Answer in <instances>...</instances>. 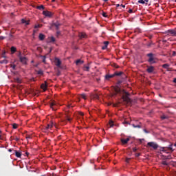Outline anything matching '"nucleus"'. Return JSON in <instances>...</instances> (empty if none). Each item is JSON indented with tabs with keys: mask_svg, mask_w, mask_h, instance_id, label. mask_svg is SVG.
I'll use <instances>...</instances> for the list:
<instances>
[{
	"mask_svg": "<svg viewBox=\"0 0 176 176\" xmlns=\"http://www.w3.org/2000/svg\"><path fill=\"white\" fill-rule=\"evenodd\" d=\"M109 125L110 126V127H113V121H109Z\"/></svg>",
	"mask_w": 176,
	"mask_h": 176,
	"instance_id": "nucleus-22",
	"label": "nucleus"
},
{
	"mask_svg": "<svg viewBox=\"0 0 176 176\" xmlns=\"http://www.w3.org/2000/svg\"><path fill=\"white\" fill-rule=\"evenodd\" d=\"M175 72H176V69H175Z\"/></svg>",
	"mask_w": 176,
	"mask_h": 176,
	"instance_id": "nucleus-59",
	"label": "nucleus"
},
{
	"mask_svg": "<svg viewBox=\"0 0 176 176\" xmlns=\"http://www.w3.org/2000/svg\"><path fill=\"white\" fill-rule=\"evenodd\" d=\"M6 52L4 51L3 52V57H6L5 56V54H6Z\"/></svg>",
	"mask_w": 176,
	"mask_h": 176,
	"instance_id": "nucleus-44",
	"label": "nucleus"
},
{
	"mask_svg": "<svg viewBox=\"0 0 176 176\" xmlns=\"http://www.w3.org/2000/svg\"><path fill=\"white\" fill-rule=\"evenodd\" d=\"M161 119H166V116H162Z\"/></svg>",
	"mask_w": 176,
	"mask_h": 176,
	"instance_id": "nucleus-45",
	"label": "nucleus"
},
{
	"mask_svg": "<svg viewBox=\"0 0 176 176\" xmlns=\"http://www.w3.org/2000/svg\"><path fill=\"white\" fill-rule=\"evenodd\" d=\"M67 120H68V122H71V120H72V118H67Z\"/></svg>",
	"mask_w": 176,
	"mask_h": 176,
	"instance_id": "nucleus-41",
	"label": "nucleus"
},
{
	"mask_svg": "<svg viewBox=\"0 0 176 176\" xmlns=\"http://www.w3.org/2000/svg\"><path fill=\"white\" fill-rule=\"evenodd\" d=\"M50 41H51V42H55L56 38H54V37H51Z\"/></svg>",
	"mask_w": 176,
	"mask_h": 176,
	"instance_id": "nucleus-32",
	"label": "nucleus"
},
{
	"mask_svg": "<svg viewBox=\"0 0 176 176\" xmlns=\"http://www.w3.org/2000/svg\"><path fill=\"white\" fill-rule=\"evenodd\" d=\"M124 101H126V102H129L130 101V99L128 97L124 98Z\"/></svg>",
	"mask_w": 176,
	"mask_h": 176,
	"instance_id": "nucleus-29",
	"label": "nucleus"
},
{
	"mask_svg": "<svg viewBox=\"0 0 176 176\" xmlns=\"http://www.w3.org/2000/svg\"><path fill=\"white\" fill-rule=\"evenodd\" d=\"M115 75H106L105 78L106 79H111V78H113Z\"/></svg>",
	"mask_w": 176,
	"mask_h": 176,
	"instance_id": "nucleus-20",
	"label": "nucleus"
},
{
	"mask_svg": "<svg viewBox=\"0 0 176 176\" xmlns=\"http://www.w3.org/2000/svg\"><path fill=\"white\" fill-rule=\"evenodd\" d=\"M53 127V123L48 124L47 126H45V130H49V129H52Z\"/></svg>",
	"mask_w": 176,
	"mask_h": 176,
	"instance_id": "nucleus-14",
	"label": "nucleus"
},
{
	"mask_svg": "<svg viewBox=\"0 0 176 176\" xmlns=\"http://www.w3.org/2000/svg\"><path fill=\"white\" fill-rule=\"evenodd\" d=\"M1 137H2V131H0V140H1Z\"/></svg>",
	"mask_w": 176,
	"mask_h": 176,
	"instance_id": "nucleus-42",
	"label": "nucleus"
},
{
	"mask_svg": "<svg viewBox=\"0 0 176 176\" xmlns=\"http://www.w3.org/2000/svg\"><path fill=\"white\" fill-rule=\"evenodd\" d=\"M56 0H52V2H54Z\"/></svg>",
	"mask_w": 176,
	"mask_h": 176,
	"instance_id": "nucleus-57",
	"label": "nucleus"
},
{
	"mask_svg": "<svg viewBox=\"0 0 176 176\" xmlns=\"http://www.w3.org/2000/svg\"><path fill=\"white\" fill-rule=\"evenodd\" d=\"M80 116H83V113L82 112H80Z\"/></svg>",
	"mask_w": 176,
	"mask_h": 176,
	"instance_id": "nucleus-47",
	"label": "nucleus"
},
{
	"mask_svg": "<svg viewBox=\"0 0 176 176\" xmlns=\"http://www.w3.org/2000/svg\"><path fill=\"white\" fill-rule=\"evenodd\" d=\"M109 43L108 41H105V42L104 43V46L102 47V49H103V50H104V49H106V48L107 47Z\"/></svg>",
	"mask_w": 176,
	"mask_h": 176,
	"instance_id": "nucleus-16",
	"label": "nucleus"
},
{
	"mask_svg": "<svg viewBox=\"0 0 176 176\" xmlns=\"http://www.w3.org/2000/svg\"><path fill=\"white\" fill-rule=\"evenodd\" d=\"M121 6H122V8H126V6H125L124 5H121Z\"/></svg>",
	"mask_w": 176,
	"mask_h": 176,
	"instance_id": "nucleus-52",
	"label": "nucleus"
},
{
	"mask_svg": "<svg viewBox=\"0 0 176 176\" xmlns=\"http://www.w3.org/2000/svg\"><path fill=\"white\" fill-rule=\"evenodd\" d=\"M114 91H116V93H120V88L116 87L114 88Z\"/></svg>",
	"mask_w": 176,
	"mask_h": 176,
	"instance_id": "nucleus-18",
	"label": "nucleus"
},
{
	"mask_svg": "<svg viewBox=\"0 0 176 176\" xmlns=\"http://www.w3.org/2000/svg\"><path fill=\"white\" fill-rule=\"evenodd\" d=\"M56 107H57V103L56 102L53 101L50 103V107L52 108V109H53V111H56V109H57Z\"/></svg>",
	"mask_w": 176,
	"mask_h": 176,
	"instance_id": "nucleus-6",
	"label": "nucleus"
},
{
	"mask_svg": "<svg viewBox=\"0 0 176 176\" xmlns=\"http://www.w3.org/2000/svg\"><path fill=\"white\" fill-rule=\"evenodd\" d=\"M169 149H170V151H172V152H173V148H169Z\"/></svg>",
	"mask_w": 176,
	"mask_h": 176,
	"instance_id": "nucleus-54",
	"label": "nucleus"
},
{
	"mask_svg": "<svg viewBox=\"0 0 176 176\" xmlns=\"http://www.w3.org/2000/svg\"><path fill=\"white\" fill-rule=\"evenodd\" d=\"M129 13H133V10H129Z\"/></svg>",
	"mask_w": 176,
	"mask_h": 176,
	"instance_id": "nucleus-49",
	"label": "nucleus"
},
{
	"mask_svg": "<svg viewBox=\"0 0 176 176\" xmlns=\"http://www.w3.org/2000/svg\"><path fill=\"white\" fill-rule=\"evenodd\" d=\"M76 65H79V64H83V60H78L76 62Z\"/></svg>",
	"mask_w": 176,
	"mask_h": 176,
	"instance_id": "nucleus-19",
	"label": "nucleus"
},
{
	"mask_svg": "<svg viewBox=\"0 0 176 176\" xmlns=\"http://www.w3.org/2000/svg\"><path fill=\"white\" fill-rule=\"evenodd\" d=\"M95 98H98V95H96Z\"/></svg>",
	"mask_w": 176,
	"mask_h": 176,
	"instance_id": "nucleus-51",
	"label": "nucleus"
},
{
	"mask_svg": "<svg viewBox=\"0 0 176 176\" xmlns=\"http://www.w3.org/2000/svg\"><path fill=\"white\" fill-rule=\"evenodd\" d=\"M169 35L172 36H176V30H168Z\"/></svg>",
	"mask_w": 176,
	"mask_h": 176,
	"instance_id": "nucleus-7",
	"label": "nucleus"
},
{
	"mask_svg": "<svg viewBox=\"0 0 176 176\" xmlns=\"http://www.w3.org/2000/svg\"><path fill=\"white\" fill-rule=\"evenodd\" d=\"M42 58H43V61L44 63H46V56H42Z\"/></svg>",
	"mask_w": 176,
	"mask_h": 176,
	"instance_id": "nucleus-34",
	"label": "nucleus"
},
{
	"mask_svg": "<svg viewBox=\"0 0 176 176\" xmlns=\"http://www.w3.org/2000/svg\"><path fill=\"white\" fill-rule=\"evenodd\" d=\"M0 39H1V40L5 39V37H3V36H0Z\"/></svg>",
	"mask_w": 176,
	"mask_h": 176,
	"instance_id": "nucleus-46",
	"label": "nucleus"
},
{
	"mask_svg": "<svg viewBox=\"0 0 176 176\" xmlns=\"http://www.w3.org/2000/svg\"><path fill=\"white\" fill-rule=\"evenodd\" d=\"M175 55V52H173V56Z\"/></svg>",
	"mask_w": 176,
	"mask_h": 176,
	"instance_id": "nucleus-56",
	"label": "nucleus"
},
{
	"mask_svg": "<svg viewBox=\"0 0 176 176\" xmlns=\"http://www.w3.org/2000/svg\"><path fill=\"white\" fill-rule=\"evenodd\" d=\"M147 56L148 57H149L148 62H150L151 64H154L155 58H153V54L152 53H150Z\"/></svg>",
	"mask_w": 176,
	"mask_h": 176,
	"instance_id": "nucleus-3",
	"label": "nucleus"
},
{
	"mask_svg": "<svg viewBox=\"0 0 176 176\" xmlns=\"http://www.w3.org/2000/svg\"><path fill=\"white\" fill-rule=\"evenodd\" d=\"M41 87L45 91L46 90V89L47 88V85L46 84V82H45V84H42Z\"/></svg>",
	"mask_w": 176,
	"mask_h": 176,
	"instance_id": "nucleus-11",
	"label": "nucleus"
},
{
	"mask_svg": "<svg viewBox=\"0 0 176 176\" xmlns=\"http://www.w3.org/2000/svg\"><path fill=\"white\" fill-rule=\"evenodd\" d=\"M43 14L44 16H46V17H52V16H53V12L50 11H43Z\"/></svg>",
	"mask_w": 176,
	"mask_h": 176,
	"instance_id": "nucleus-4",
	"label": "nucleus"
},
{
	"mask_svg": "<svg viewBox=\"0 0 176 176\" xmlns=\"http://www.w3.org/2000/svg\"><path fill=\"white\" fill-rule=\"evenodd\" d=\"M102 16H103V17H107V13L103 12V13H102Z\"/></svg>",
	"mask_w": 176,
	"mask_h": 176,
	"instance_id": "nucleus-39",
	"label": "nucleus"
},
{
	"mask_svg": "<svg viewBox=\"0 0 176 176\" xmlns=\"http://www.w3.org/2000/svg\"><path fill=\"white\" fill-rule=\"evenodd\" d=\"M78 36H79L80 38H86V33H85V32L79 33Z\"/></svg>",
	"mask_w": 176,
	"mask_h": 176,
	"instance_id": "nucleus-15",
	"label": "nucleus"
},
{
	"mask_svg": "<svg viewBox=\"0 0 176 176\" xmlns=\"http://www.w3.org/2000/svg\"><path fill=\"white\" fill-rule=\"evenodd\" d=\"M19 57L22 64H27V61H28V60L25 58V56H21V54H19Z\"/></svg>",
	"mask_w": 176,
	"mask_h": 176,
	"instance_id": "nucleus-2",
	"label": "nucleus"
},
{
	"mask_svg": "<svg viewBox=\"0 0 176 176\" xmlns=\"http://www.w3.org/2000/svg\"><path fill=\"white\" fill-rule=\"evenodd\" d=\"M148 2H149V0H139L138 1V3H142V5H144V3H148Z\"/></svg>",
	"mask_w": 176,
	"mask_h": 176,
	"instance_id": "nucleus-10",
	"label": "nucleus"
},
{
	"mask_svg": "<svg viewBox=\"0 0 176 176\" xmlns=\"http://www.w3.org/2000/svg\"><path fill=\"white\" fill-rule=\"evenodd\" d=\"M18 126H19V125H18L17 124H12L13 129H17Z\"/></svg>",
	"mask_w": 176,
	"mask_h": 176,
	"instance_id": "nucleus-31",
	"label": "nucleus"
},
{
	"mask_svg": "<svg viewBox=\"0 0 176 176\" xmlns=\"http://www.w3.org/2000/svg\"><path fill=\"white\" fill-rule=\"evenodd\" d=\"M133 127H135V128H138V129H141V126L140 125H137V126H135V125H134V124H133Z\"/></svg>",
	"mask_w": 176,
	"mask_h": 176,
	"instance_id": "nucleus-36",
	"label": "nucleus"
},
{
	"mask_svg": "<svg viewBox=\"0 0 176 176\" xmlns=\"http://www.w3.org/2000/svg\"><path fill=\"white\" fill-rule=\"evenodd\" d=\"M38 38L40 39V41H43V39H45V34H40L38 36Z\"/></svg>",
	"mask_w": 176,
	"mask_h": 176,
	"instance_id": "nucleus-13",
	"label": "nucleus"
},
{
	"mask_svg": "<svg viewBox=\"0 0 176 176\" xmlns=\"http://www.w3.org/2000/svg\"><path fill=\"white\" fill-rule=\"evenodd\" d=\"M163 68H165L166 69H167L169 67L168 64H164L162 65Z\"/></svg>",
	"mask_w": 176,
	"mask_h": 176,
	"instance_id": "nucleus-23",
	"label": "nucleus"
},
{
	"mask_svg": "<svg viewBox=\"0 0 176 176\" xmlns=\"http://www.w3.org/2000/svg\"><path fill=\"white\" fill-rule=\"evenodd\" d=\"M21 23L23 24H25V25H28V24H30V21H25V19H21Z\"/></svg>",
	"mask_w": 176,
	"mask_h": 176,
	"instance_id": "nucleus-12",
	"label": "nucleus"
},
{
	"mask_svg": "<svg viewBox=\"0 0 176 176\" xmlns=\"http://www.w3.org/2000/svg\"><path fill=\"white\" fill-rule=\"evenodd\" d=\"M0 64H8V60H1Z\"/></svg>",
	"mask_w": 176,
	"mask_h": 176,
	"instance_id": "nucleus-21",
	"label": "nucleus"
},
{
	"mask_svg": "<svg viewBox=\"0 0 176 176\" xmlns=\"http://www.w3.org/2000/svg\"><path fill=\"white\" fill-rule=\"evenodd\" d=\"M37 9H39L40 10H41V9H44L43 6H38V7H37Z\"/></svg>",
	"mask_w": 176,
	"mask_h": 176,
	"instance_id": "nucleus-33",
	"label": "nucleus"
},
{
	"mask_svg": "<svg viewBox=\"0 0 176 176\" xmlns=\"http://www.w3.org/2000/svg\"><path fill=\"white\" fill-rule=\"evenodd\" d=\"M15 155L16 156V157H21V153H20L19 151H16Z\"/></svg>",
	"mask_w": 176,
	"mask_h": 176,
	"instance_id": "nucleus-17",
	"label": "nucleus"
},
{
	"mask_svg": "<svg viewBox=\"0 0 176 176\" xmlns=\"http://www.w3.org/2000/svg\"><path fill=\"white\" fill-rule=\"evenodd\" d=\"M162 164L164 165V166H167V162L166 161H163L162 162Z\"/></svg>",
	"mask_w": 176,
	"mask_h": 176,
	"instance_id": "nucleus-37",
	"label": "nucleus"
},
{
	"mask_svg": "<svg viewBox=\"0 0 176 176\" xmlns=\"http://www.w3.org/2000/svg\"><path fill=\"white\" fill-rule=\"evenodd\" d=\"M54 63H55V65H56V67H61V60H60V59L56 58L54 59Z\"/></svg>",
	"mask_w": 176,
	"mask_h": 176,
	"instance_id": "nucleus-5",
	"label": "nucleus"
},
{
	"mask_svg": "<svg viewBox=\"0 0 176 176\" xmlns=\"http://www.w3.org/2000/svg\"><path fill=\"white\" fill-rule=\"evenodd\" d=\"M81 97L83 98V100H86V98H87L86 94H81Z\"/></svg>",
	"mask_w": 176,
	"mask_h": 176,
	"instance_id": "nucleus-30",
	"label": "nucleus"
},
{
	"mask_svg": "<svg viewBox=\"0 0 176 176\" xmlns=\"http://www.w3.org/2000/svg\"><path fill=\"white\" fill-rule=\"evenodd\" d=\"M173 82L174 83H176V78H174Z\"/></svg>",
	"mask_w": 176,
	"mask_h": 176,
	"instance_id": "nucleus-50",
	"label": "nucleus"
},
{
	"mask_svg": "<svg viewBox=\"0 0 176 176\" xmlns=\"http://www.w3.org/2000/svg\"><path fill=\"white\" fill-rule=\"evenodd\" d=\"M38 75H43V72L42 70H39L37 72Z\"/></svg>",
	"mask_w": 176,
	"mask_h": 176,
	"instance_id": "nucleus-28",
	"label": "nucleus"
},
{
	"mask_svg": "<svg viewBox=\"0 0 176 176\" xmlns=\"http://www.w3.org/2000/svg\"><path fill=\"white\" fill-rule=\"evenodd\" d=\"M15 82H17V83H21V79L17 78L15 79Z\"/></svg>",
	"mask_w": 176,
	"mask_h": 176,
	"instance_id": "nucleus-24",
	"label": "nucleus"
},
{
	"mask_svg": "<svg viewBox=\"0 0 176 176\" xmlns=\"http://www.w3.org/2000/svg\"><path fill=\"white\" fill-rule=\"evenodd\" d=\"M154 69H155V67H153V66H151V67H148L147 72L149 74H151V72H153Z\"/></svg>",
	"mask_w": 176,
	"mask_h": 176,
	"instance_id": "nucleus-9",
	"label": "nucleus"
},
{
	"mask_svg": "<svg viewBox=\"0 0 176 176\" xmlns=\"http://www.w3.org/2000/svg\"><path fill=\"white\" fill-rule=\"evenodd\" d=\"M133 152H135V151H137V148H133Z\"/></svg>",
	"mask_w": 176,
	"mask_h": 176,
	"instance_id": "nucleus-48",
	"label": "nucleus"
},
{
	"mask_svg": "<svg viewBox=\"0 0 176 176\" xmlns=\"http://www.w3.org/2000/svg\"><path fill=\"white\" fill-rule=\"evenodd\" d=\"M130 141V138H127L126 139H122L121 142L123 145H125V144H127Z\"/></svg>",
	"mask_w": 176,
	"mask_h": 176,
	"instance_id": "nucleus-8",
	"label": "nucleus"
},
{
	"mask_svg": "<svg viewBox=\"0 0 176 176\" xmlns=\"http://www.w3.org/2000/svg\"><path fill=\"white\" fill-rule=\"evenodd\" d=\"M11 68H12V69H16V65H11Z\"/></svg>",
	"mask_w": 176,
	"mask_h": 176,
	"instance_id": "nucleus-35",
	"label": "nucleus"
},
{
	"mask_svg": "<svg viewBox=\"0 0 176 176\" xmlns=\"http://www.w3.org/2000/svg\"><path fill=\"white\" fill-rule=\"evenodd\" d=\"M130 160V159H129V158H126V163H129V161Z\"/></svg>",
	"mask_w": 176,
	"mask_h": 176,
	"instance_id": "nucleus-43",
	"label": "nucleus"
},
{
	"mask_svg": "<svg viewBox=\"0 0 176 176\" xmlns=\"http://www.w3.org/2000/svg\"><path fill=\"white\" fill-rule=\"evenodd\" d=\"M145 133H146V130H144Z\"/></svg>",
	"mask_w": 176,
	"mask_h": 176,
	"instance_id": "nucleus-58",
	"label": "nucleus"
},
{
	"mask_svg": "<svg viewBox=\"0 0 176 176\" xmlns=\"http://www.w3.org/2000/svg\"><path fill=\"white\" fill-rule=\"evenodd\" d=\"M160 151H161V152H166V148H164V147H161L160 148Z\"/></svg>",
	"mask_w": 176,
	"mask_h": 176,
	"instance_id": "nucleus-26",
	"label": "nucleus"
},
{
	"mask_svg": "<svg viewBox=\"0 0 176 176\" xmlns=\"http://www.w3.org/2000/svg\"><path fill=\"white\" fill-rule=\"evenodd\" d=\"M11 52H12V53H14L16 52V47H11Z\"/></svg>",
	"mask_w": 176,
	"mask_h": 176,
	"instance_id": "nucleus-25",
	"label": "nucleus"
},
{
	"mask_svg": "<svg viewBox=\"0 0 176 176\" xmlns=\"http://www.w3.org/2000/svg\"><path fill=\"white\" fill-rule=\"evenodd\" d=\"M147 146L150 147V148H153V149H157V148H159V145H157V144H156L155 142H148L147 144Z\"/></svg>",
	"mask_w": 176,
	"mask_h": 176,
	"instance_id": "nucleus-1",
	"label": "nucleus"
},
{
	"mask_svg": "<svg viewBox=\"0 0 176 176\" xmlns=\"http://www.w3.org/2000/svg\"><path fill=\"white\" fill-rule=\"evenodd\" d=\"M103 1H104V2H107L108 0H103Z\"/></svg>",
	"mask_w": 176,
	"mask_h": 176,
	"instance_id": "nucleus-55",
	"label": "nucleus"
},
{
	"mask_svg": "<svg viewBox=\"0 0 176 176\" xmlns=\"http://www.w3.org/2000/svg\"><path fill=\"white\" fill-rule=\"evenodd\" d=\"M85 68L86 71H89V69L90 67H89V66H85Z\"/></svg>",
	"mask_w": 176,
	"mask_h": 176,
	"instance_id": "nucleus-38",
	"label": "nucleus"
},
{
	"mask_svg": "<svg viewBox=\"0 0 176 176\" xmlns=\"http://www.w3.org/2000/svg\"><path fill=\"white\" fill-rule=\"evenodd\" d=\"M116 6H117V8H119V6H120V5L117 4Z\"/></svg>",
	"mask_w": 176,
	"mask_h": 176,
	"instance_id": "nucleus-53",
	"label": "nucleus"
},
{
	"mask_svg": "<svg viewBox=\"0 0 176 176\" xmlns=\"http://www.w3.org/2000/svg\"><path fill=\"white\" fill-rule=\"evenodd\" d=\"M55 27H56V28H58L60 27V23H58V22H56L54 23Z\"/></svg>",
	"mask_w": 176,
	"mask_h": 176,
	"instance_id": "nucleus-27",
	"label": "nucleus"
},
{
	"mask_svg": "<svg viewBox=\"0 0 176 176\" xmlns=\"http://www.w3.org/2000/svg\"><path fill=\"white\" fill-rule=\"evenodd\" d=\"M41 27V25H36L35 26H34V28H39Z\"/></svg>",
	"mask_w": 176,
	"mask_h": 176,
	"instance_id": "nucleus-40",
	"label": "nucleus"
}]
</instances>
